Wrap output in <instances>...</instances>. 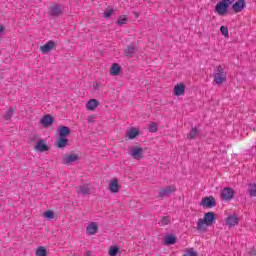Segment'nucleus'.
Here are the masks:
<instances>
[{
    "instance_id": "1",
    "label": "nucleus",
    "mask_w": 256,
    "mask_h": 256,
    "mask_svg": "<svg viewBox=\"0 0 256 256\" xmlns=\"http://www.w3.org/2000/svg\"><path fill=\"white\" fill-rule=\"evenodd\" d=\"M213 223H215V213L207 212L204 214L203 218L198 219L196 229L197 231H200V233H205L207 228L211 227Z\"/></svg>"
},
{
    "instance_id": "2",
    "label": "nucleus",
    "mask_w": 256,
    "mask_h": 256,
    "mask_svg": "<svg viewBox=\"0 0 256 256\" xmlns=\"http://www.w3.org/2000/svg\"><path fill=\"white\" fill-rule=\"evenodd\" d=\"M235 3V0H222L214 8L215 13L220 17H225L229 11V5Z\"/></svg>"
},
{
    "instance_id": "3",
    "label": "nucleus",
    "mask_w": 256,
    "mask_h": 256,
    "mask_svg": "<svg viewBox=\"0 0 256 256\" xmlns=\"http://www.w3.org/2000/svg\"><path fill=\"white\" fill-rule=\"evenodd\" d=\"M227 81V72L223 69V66H217L216 72L214 73L215 85H223Z\"/></svg>"
},
{
    "instance_id": "4",
    "label": "nucleus",
    "mask_w": 256,
    "mask_h": 256,
    "mask_svg": "<svg viewBox=\"0 0 256 256\" xmlns=\"http://www.w3.org/2000/svg\"><path fill=\"white\" fill-rule=\"evenodd\" d=\"M247 8V1L246 0H237L231 6L233 13H241L243 10Z\"/></svg>"
},
{
    "instance_id": "5",
    "label": "nucleus",
    "mask_w": 256,
    "mask_h": 256,
    "mask_svg": "<svg viewBox=\"0 0 256 256\" xmlns=\"http://www.w3.org/2000/svg\"><path fill=\"white\" fill-rule=\"evenodd\" d=\"M175 191H177V187H175L174 185L166 186L159 190L158 197L163 199L164 197H167V195H171V193H175Z\"/></svg>"
},
{
    "instance_id": "6",
    "label": "nucleus",
    "mask_w": 256,
    "mask_h": 256,
    "mask_svg": "<svg viewBox=\"0 0 256 256\" xmlns=\"http://www.w3.org/2000/svg\"><path fill=\"white\" fill-rule=\"evenodd\" d=\"M221 197L223 201H233V197H235V191L233 188H224Z\"/></svg>"
},
{
    "instance_id": "7",
    "label": "nucleus",
    "mask_w": 256,
    "mask_h": 256,
    "mask_svg": "<svg viewBox=\"0 0 256 256\" xmlns=\"http://www.w3.org/2000/svg\"><path fill=\"white\" fill-rule=\"evenodd\" d=\"M63 13V6L59 4H52L49 7V15H52L53 17H59Z\"/></svg>"
},
{
    "instance_id": "8",
    "label": "nucleus",
    "mask_w": 256,
    "mask_h": 256,
    "mask_svg": "<svg viewBox=\"0 0 256 256\" xmlns=\"http://www.w3.org/2000/svg\"><path fill=\"white\" fill-rule=\"evenodd\" d=\"M200 205L202 207H205L206 209H213V207H215L216 202H215V198L213 197H205L202 199Z\"/></svg>"
},
{
    "instance_id": "9",
    "label": "nucleus",
    "mask_w": 256,
    "mask_h": 256,
    "mask_svg": "<svg viewBox=\"0 0 256 256\" xmlns=\"http://www.w3.org/2000/svg\"><path fill=\"white\" fill-rule=\"evenodd\" d=\"M130 155L133 159H137V161H141L143 159V148L134 147L130 149Z\"/></svg>"
},
{
    "instance_id": "10",
    "label": "nucleus",
    "mask_w": 256,
    "mask_h": 256,
    "mask_svg": "<svg viewBox=\"0 0 256 256\" xmlns=\"http://www.w3.org/2000/svg\"><path fill=\"white\" fill-rule=\"evenodd\" d=\"M79 160V155L75 153H70L64 156L63 163L64 165H71V163H75V161Z\"/></svg>"
},
{
    "instance_id": "11",
    "label": "nucleus",
    "mask_w": 256,
    "mask_h": 256,
    "mask_svg": "<svg viewBox=\"0 0 256 256\" xmlns=\"http://www.w3.org/2000/svg\"><path fill=\"white\" fill-rule=\"evenodd\" d=\"M225 221L227 227H237L239 225V217L235 214L228 216Z\"/></svg>"
},
{
    "instance_id": "12",
    "label": "nucleus",
    "mask_w": 256,
    "mask_h": 256,
    "mask_svg": "<svg viewBox=\"0 0 256 256\" xmlns=\"http://www.w3.org/2000/svg\"><path fill=\"white\" fill-rule=\"evenodd\" d=\"M55 49V42L53 40L48 41L46 44L40 46L39 51L41 53H49Z\"/></svg>"
},
{
    "instance_id": "13",
    "label": "nucleus",
    "mask_w": 256,
    "mask_h": 256,
    "mask_svg": "<svg viewBox=\"0 0 256 256\" xmlns=\"http://www.w3.org/2000/svg\"><path fill=\"white\" fill-rule=\"evenodd\" d=\"M173 94L176 97H181V95H185V84L180 83L174 86Z\"/></svg>"
},
{
    "instance_id": "14",
    "label": "nucleus",
    "mask_w": 256,
    "mask_h": 256,
    "mask_svg": "<svg viewBox=\"0 0 256 256\" xmlns=\"http://www.w3.org/2000/svg\"><path fill=\"white\" fill-rule=\"evenodd\" d=\"M58 131H59V137L62 139H67V137L71 135V129H69V127L67 126H60L58 128Z\"/></svg>"
},
{
    "instance_id": "15",
    "label": "nucleus",
    "mask_w": 256,
    "mask_h": 256,
    "mask_svg": "<svg viewBox=\"0 0 256 256\" xmlns=\"http://www.w3.org/2000/svg\"><path fill=\"white\" fill-rule=\"evenodd\" d=\"M76 191L78 195H89L91 192V186H89V184H83L76 188Z\"/></svg>"
},
{
    "instance_id": "16",
    "label": "nucleus",
    "mask_w": 256,
    "mask_h": 256,
    "mask_svg": "<svg viewBox=\"0 0 256 256\" xmlns=\"http://www.w3.org/2000/svg\"><path fill=\"white\" fill-rule=\"evenodd\" d=\"M99 107V101L97 99H91L86 103V109L88 111H95Z\"/></svg>"
},
{
    "instance_id": "17",
    "label": "nucleus",
    "mask_w": 256,
    "mask_h": 256,
    "mask_svg": "<svg viewBox=\"0 0 256 256\" xmlns=\"http://www.w3.org/2000/svg\"><path fill=\"white\" fill-rule=\"evenodd\" d=\"M98 229H99V226L97 225V223L91 222L87 226L86 231H87L88 235H95V233H97Z\"/></svg>"
},
{
    "instance_id": "18",
    "label": "nucleus",
    "mask_w": 256,
    "mask_h": 256,
    "mask_svg": "<svg viewBox=\"0 0 256 256\" xmlns=\"http://www.w3.org/2000/svg\"><path fill=\"white\" fill-rule=\"evenodd\" d=\"M36 151H40L41 153L45 151H49V147L45 144V141L40 140L35 146Z\"/></svg>"
},
{
    "instance_id": "19",
    "label": "nucleus",
    "mask_w": 256,
    "mask_h": 256,
    "mask_svg": "<svg viewBox=\"0 0 256 256\" xmlns=\"http://www.w3.org/2000/svg\"><path fill=\"white\" fill-rule=\"evenodd\" d=\"M109 190L111 193H117L119 191V181L117 179L110 181Z\"/></svg>"
},
{
    "instance_id": "20",
    "label": "nucleus",
    "mask_w": 256,
    "mask_h": 256,
    "mask_svg": "<svg viewBox=\"0 0 256 256\" xmlns=\"http://www.w3.org/2000/svg\"><path fill=\"white\" fill-rule=\"evenodd\" d=\"M137 52V47L135 46H127V48L124 50L125 57H133L134 53Z\"/></svg>"
},
{
    "instance_id": "21",
    "label": "nucleus",
    "mask_w": 256,
    "mask_h": 256,
    "mask_svg": "<svg viewBox=\"0 0 256 256\" xmlns=\"http://www.w3.org/2000/svg\"><path fill=\"white\" fill-rule=\"evenodd\" d=\"M119 73H121V66L117 63L112 64L110 67V75L117 76Z\"/></svg>"
},
{
    "instance_id": "22",
    "label": "nucleus",
    "mask_w": 256,
    "mask_h": 256,
    "mask_svg": "<svg viewBox=\"0 0 256 256\" xmlns=\"http://www.w3.org/2000/svg\"><path fill=\"white\" fill-rule=\"evenodd\" d=\"M41 123L44 127H49L53 124V117H51V115H45L42 118Z\"/></svg>"
},
{
    "instance_id": "23",
    "label": "nucleus",
    "mask_w": 256,
    "mask_h": 256,
    "mask_svg": "<svg viewBox=\"0 0 256 256\" xmlns=\"http://www.w3.org/2000/svg\"><path fill=\"white\" fill-rule=\"evenodd\" d=\"M137 135H139V130L136 128H131L130 130L126 131V137H128V139H135Z\"/></svg>"
},
{
    "instance_id": "24",
    "label": "nucleus",
    "mask_w": 256,
    "mask_h": 256,
    "mask_svg": "<svg viewBox=\"0 0 256 256\" xmlns=\"http://www.w3.org/2000/svg\"><path fill=\"white\" fill-rule=\"evenodd\" d=\"M67 143H69V140L67 138L59 137L57 139L56 145L59 149H63V147H67Z\"/></svg>"
},
{
    "instance_id": "25",
    "label": "nucleus",
    "mask_w": 256,
    "mask_h": 256,
    "mask_svg": "<svg viewBox=\"0 0 256 256\" xmlns=\"http://www.w3.org/2000/svg\"><path fill=\"white\" fill-rule=\"evenodd\" d=\"M36 256H47V249L43 246H39L36 249Z\"/></svg>"
},
{
    "instance_id": "26",
    "label": "nucleus",
    "mask_w": 256,
    "mask_h": 256,
    "mask_svg": "<svg viewBox=\"0 0 256 256\" xmlns=\"http://www.w3.org/2000/svg\"><path fill=\"white\" fill-rule=\"evenodd\" d=\"M248 193H249L250 197H256V184L255 183L249 185Z\"/></svg>"
},
{
    "instance_id": "27",
    "label": "nucleus",
    "mask_w": 256,
    "mask_h": 256,
    "mask_svg": "<svg viewBox=\"0 0 256 256\" xmlns=\"http://www.w3.org/2000/svg\"><path fill=\"white\" fill-rule=\"evenodd\" d=\"M170 223H171V217L169 216H164L160 220V225H162L163 227H165V225H169Z\"/></svg>"
},
{
    "instance_id": "28",
    "label": "nucleus",
    "mask_w": 256,
    "mask_h": 256,
    "mask_svg": "<svg viewBox=\"0 0 256 256\" xmlns=\"http://www.w3.org/2000/svg\"><path fill=\"white\" fill-rule=\"evenodd\" d=\"M176 238L173 235L167 236L165 238L166 245H175Z\"/></svg>"
},
{
    "instance_id": "29",
    "label": "nucleus",
    "mask_w": 256,
    "mask_h": 256,
    "mask_svg": "<svg viewBox=\"0 0 256 256\" xmlns=\"http://www.w3.org/2000/svg\"><path fill=\"white\" fill-rule=\"evenodd\" d=\"M199 135V130L197 128H192L190 133L188 134V139H195Z\"/></svg>"
},
{
    "instance_id": "30",
    "label": "nucleus",
    "mask_w": 256,
    "mask_h": 256,
    "mask_svg": "<svg viewBox=\"0 0 256 256\" xmlns=\"http://www.w3.org/2000/svg\"><path fill=\"white\" fill-rule=\"evenodd\" d=\"M117 253H119V247L112 246V247L109 248L108 254L110 256H117Z\"/></svg>"
},
{
    "instance_id": "31",
    "label": "nucleus",
    "mask_w": 256,
    "mask_h": 256,
    "mask_svg": "<svg viewBox=\"0 0 256 256\" xmlns=\"http://www.w3.org/2000/svg\"><path fill=\"white\" fill-rule=\"evenodd\" d=\"M157 129H159V126H157V123L155 122H152L148 127L150 133H157Z\"/></svg>"
},
{
    "instance_id": "32",
    "label": "nucleus",
    "mask_w": 256,
    "mask_h": 256,
    "mask_svg": "<svg viewBox=\"0 0 256 256\" xmlns=\"http://www.w3.org/2000/svg\"><path fill=\"white\" fill-rule=\"evenodd\" d=\"M113 13H115V10H113L112 8H107L105 11H104V17L106 19H109V17H111V15H113Z\"/></svg>"
},
{
    "instance_id": "33",
    "label": "nucleus",
    "mask_w": 256,
    "mask_h": 256,
    "mask_svg": "<svg viewBox=\"0 0 256 256\" xmlns=\"http://www.w3.org/2000/svg\"><path fill=\"white\" fill-rule=\"evenodd\" d=\"M220 32L222 33V35H224V37L229 39V29L227 27L221 26L220 27Z\"/></svg>"
},
{
    "instance_id": "34",
    "label": "nucleus",
    "mask_w": 256,
    "mask_h": 256,
    "mask_svg": "<svg viewBox=\"0 0 256 256\" xmlns=\"http://www.w3.org/2000/svg\"><path fill=\"white\" fill-rule=\"evenodd\" d=\"M14 114L15 112L13 111V109H9L4 115V119H6V121H9V119H11V117H13Z\"/></svg>"
},
{
    "instance_id": "35",
    "label": "nucleus",
    "mask_w": 256,
    "mask_h": 256,
    "mask_svg": "<svg viewBox=\"0 0 256 256\" xmlns=\"http://www.w3.org/2000/svg\"><path fill=\"white\" fill-rule=\"evenodd\" d=\"M127 23V16H120L117 20L118 25H125Z\"/></svg>"
},
{
    "instance_id": "36",
    "label": "nucleus",
    "mask_w": 256,
    "mask_h": 256,
    "mask_svg": "<svg viewBox=\"0 0 256 256\" xmlns=\"http://www.w3.org/2000/svg\"><path fill=\"white\" fill-rule=\"evenodd\" d=\"M43 217H45V219H53V217H54L53 211L48 210V211L44 212Z\"/></svg>"
},
{
    "instance_id": "37",
    "label": "nucleus",
    "mask_w": 256,
    "mask_h": 256,
    "mask_svg": "<svg viewBox=\"0 0 256 256\" xmlns=\"http://www.w3.org/2000/svg\"><path fill=\"white\" fill-rule=\"evenodd\" d=\"M184 256H197V252H195L193 249L188 250Z\"/></svg>"
},
{
    "instance_id": "38",
    "label": "nucleus",
    "mask_w": 256,
    "mask_h": 256,
    "mask_svg": "<svg viewBox=\"0 0 256 256\" xmlns=\"http://www.w3.org/2000/svg\"><path fill=\"white\" fill-rule=\"evenodd\" d=\"M249 254L252 255V256H255L256 255V250L255 249H251Z\"/></svg>"
},
{
    "instance_id": "39",
    "label": "nucleus",
    "mask_w": 256,
    "mask_h": 256,
    "mask_svg": "<svg viewBox=\"0 0 256 256\" xmlns=\"http://www.w3.org/2000/svg\"><path fill=\"white\" fill-rule=\"evenodd\" d=\"M5 31V28L3 26H0V33H3Z\"/></svg>"
}]
</instances>
